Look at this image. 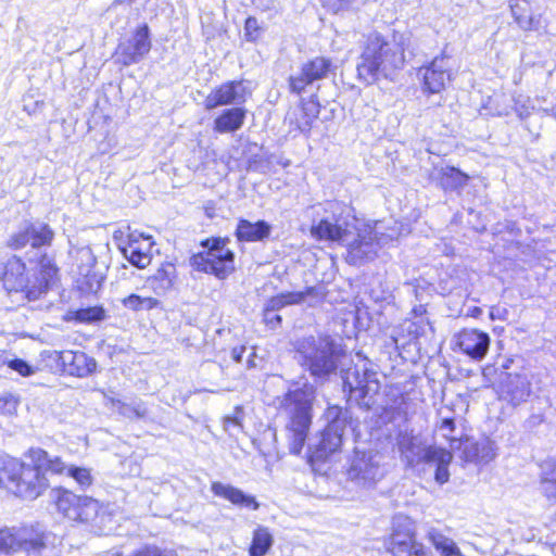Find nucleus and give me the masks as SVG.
<instances>
[{
  "label": "nucleus",
  "mask_w": 556,
  "mask_h": 556,
  "mask_svg": "<svg viewBox=\"0 0 556 556\" xmlns=\"http://www.w3.org/2000/svg\"><path fill=\"white\" fill-rule=\"evenodd\" d=\"M257 10L262 12L277 13L279 5L277 0H252Z\"/></svg>",
  "instance_id": "8fccbe9b"
},
{
  "label": "nucleus",
  "mask_w": 556,
  "mask_h": 556,
  "mask_svg": "<svg viewBox=\"0 0 556 556\" xmlns=\"http://www.w3.org/2000/svg\"><path fill=\"white\" fill-rule=\"evenodd\" d=\"M66 464L41 448H30L25 460L5 457L0 460V484L25 500H35L48 488L45 472L63 475Z\"/></svg>",
  "instance_id": "f257e3e1"
},
{
  "label": "nucleus",
  "mask_w": 556,
  "mask_h": 556,
  "mask_svg": "<svg viewBox=\"0 0 556 556\" xmlns=\"http://www.w3.org/2000/svg\"><path fill=\"white\" fill-rule=\"evenodd\" d=\"M325 298L323 287H309L304 291L299 292H285L270 298L264 308L273 314L287 305L301 304L307 302L309 306L320 303Z\"/></svg>",
  "instance_id": "412c9836"
},
{
  "label": "nucleus",
  "mask_w": 556,
  "mask_h": 556,
  "mask_svg": "<svg viewBox=\"0 0 556 556\" xmlns=\"http://www.w3.org/2000/svg\"><path fill=\"white\" fill-rule=\"evenodd\" d=\"M5 365L23 377H28L36 372L35 367L30 366L28 363L20 358L8 357V362H5Z\"/></svg>",
  "instance_id": "c03bdc74"
},
{
  "label": "nucleus",
  "mask_w": 556,
  "mask_h": 556,
  "mask_svg": "<svg viewBox=\"0 0 556 556\" xmlns=\"http://www.w3.org/2000/svg\"><path fill=\"white\" fill-rule=\"evenodd\" d=\"M118 414L129 419H141L148 416V408L142 401H134L131 403H124L121 400L112 401Z\"/></svg>",
  "instance_id": "e433bc0d"
},
{
  "label": "nucleus",
  "mask_w": 556,
  "mask_h": 556,
  "mask_svg": "<svg viewBox=\"0 0 556 556\" xmlns=\"http://www.w3.org/2000/svg\"><path fill=\"white\" fill-rule=\"evenodd\" d=\"M324 8L332 13L344 11L350 5V0H320Z\"/></svg>",
  "instance_id": "de8ad7c7"
},
{
  "label": "nucleus",
  "mask_w": 556,
  "mask_h": 556,
  "mask_svg": "<svg viewBox=\"0 0 556 556\" xmlns=\"http://www.w3.org/2000/svg\"><path fill=\"white\" fill-rule=\"evenodd\" d=\"M49 535L39 527L0 530V553L16 556H60L48 543Z\"/></svg>",
  "instance_id": "423d86ee"
},
{
  "label": "nucleus",
  "mask_w": 556,
  "mask_h": 556,
  "mask_svg": "<svg viewBox=\"0 0 556 556\" xmlns=\"http://www.w3.org/2000/svg\"><path fill=\"white\" fill-rule=\"evenodd\" d=\"M75 319L80 323H93L104 318V309L99 306L80 308L74 312Z\"/></svg>",
  "instance_id": "79ce46f5"
},
{
  "label": "nucleus",
  "mask_w": 556,
  "mask_h": 556,
  "mask_svg": "<svg viewBox=\"0 0 556 556\" xmlns=\"http://www.w3.org/2000/svg\"><path fill=\"white\" fill-rule=\"evenodd\" d=\"M38 264L41 271V278H35L34 281H43L46 292L48 289V283L50 279H52L56 275L58 268L54 265L52 258L49 257L47 254H42L40 256Z\"/></svg>",
  "instance_id": "ea45409f"
},
{
  "label": "nucleus",
  "mask_w": 556,
  "mask_h": 556,
  "mask_svg": "<svg viewBox=\"0 0 556 556\" xmlns=\"http://www.w3.org/2000/svg\"><path fill=\"white\" fill-rule=\"evenodd\" d=\"M540 475L556 479V457H549L540 465Z\"/></svg>",
  "instance_id": "09e8293b"
},
{
  "label": "nucleus",
  "mask_w": 556,
  "mask_h": 556,
  "mask_svg": "<svg viewBox=\"0 0 556 556\" xmlns=\"http://www.w3.org/2000/svg\"><path fill=\"white\" fill-rule=\"evenodd\" d=\"M264 321L271 328H275L281 323V316L276 314V312L269 314V311L264 308Z\"/></svg>",
  "instance_id": "864d4df0"
},
{
  "label": "nucleus",
  "mask_w": 556,
  "mask_h": 556,
  "mask_svg": "<svg viewBox=\"0 0 556 556\" xmlns=\"http://www.w3.org/2000/svg\"><path fill=\"white\" fill-rule=\"evenodd\" d=\"M150 50L149 27L143 25L136 30L130 40L118 45L115 55L118 63L129 66L140 62Z\"/></svg>",
  "instance_id": "a211bd4d"
},
{
  "label": "nucleus",
  "mask_w": 556,
  "mask_h": 556,
  "mask_svg": "<svg viewBox=\"0 0 556 556\" xmlns=\"http://www.w3.org/2000/svg\"><path fill=\"white\" fill-rule=\"evenodd\" d=\"M460 445L466 462L486 464L496 455L494 443L486 439L479 442L466 440Z\"/></svg>",
  "instance_id": "c85d7f7f"
},
{
  "label": "nucleus",
  "mask_w": 556,
  "mask_h": 556,
  "mask_svg": "<svg viewBox=\"0 0 556 556\" xmlns=\"http://www.w3.org/2000/svg\"><path fill=\"white\" fill-rule=\"evenodd\" d=\"M273 543L274 539L269 530L258 526L253 532L252 543L249 549L250 556H265Z\"/></svg>",
  "instance_id": "f704fd0d"
},
{
  "label": "nucleus",
  "mask_w": 556,
  "mask_h": 556,
  "mask_svg": "<svg viewBox=\"0 0 556 556\" xmlns=\"http://www.w3.org/2000/svg\"><path fill=\"white\" fill-rule=\"evenodd\" d=\"M53 237L54 232L47 224H29L10 237L8 247L14 250H22L30 244L33 249H40L41 247L50 245Z\"/></svg>",
  "instance_id": "dca6fc26"
},
{
  "label": "nucleus",
  "mask_w": 556,
  "mask_h": 556,
  "mask_svg": "<svg viewBox=\"0 0 556 556\" xmlns=\"http://www.w3.org/2000/svg\"><path fill=\"white\" fill-rule=\"evenodd\" d=\"M453 459V455L451 452L439 447V450L433 455V458H431L430 464H435L437 469L434 472V480L439 484H444L450 479V471H448V465L451 464Z\"/></svg>",
  "instance_id": "c9c22d12"
},
{
  "label": "nucleus",
  "mask_w": 556,
  "mask_h": 556,
  "mask_svg": "<svg viewBox=\"0 0 556 556\" xmlns=\"http://www.w3.org/2000/svg\"><path fill=\"white\" fill-rule=\"evenodd\" d=\"M500 397L513 405L526 402L531 394V382L527 374L502 371L498 382Z\"/></svg>",
  "instance_id": "f3484780"
},
{
  "label": "nucleus",
  "mask_w": 556,
  "mask_h": 556,
  "mask_svg": "<svg viewBox=\"0 0 556 556\" xmlns=\"http://www.w3.org/2000/svg\"><path fill=\"white\" fill-rule=\"evenodd\" d=\"M233 253L226 248L222 239H214L212 245L204 252L193 255L190 265L193 269L226 278L233 269Z\"/></svg>",
  "instance_id": "f8f14e48"
},
{
  "label": "nucleus",
  "mask_w": 556,
  "mask_h": 556,
  "mask_svg": "<svg viewBox=\"0 0 556 556\" xmlns=\"http://www.w3.org/2000/svg\"><path fill=\"white\" fill-rule=\"evenodd\" d=\"M332 63L324 56H316L302 64L300 70L289 77V88L294 93H302L306 87L326 78Z\"/></svg>",
  "instance_id": "2eb2a0df"
},
{
  "label": "nucleus",
  "mask_w": 556,
  "mask_h": 556,
  "mask_svg": "<svg viewBox=\"0 0 556 556\" xmlns=\"http://www.w3.org/2000/svg\"><path fill=\"white\" fill-rule=\"evenodd\" d=\"M271 227L264 220L251 223L247 219H240L236 229V236L239 241L255 242L262 241L270 235Z\"/></svg>",
  "instance_id": "c756f323"
},
{
  "label": "nucleus",
  "mask_w": 556,
  "mask_h": 556,
  "mask_svg": "<svg viewBox=\"0 0 556 556\" xmlns=\"http://www.w3.org/2000/svg\"><path fill=\"white\" fill-rule=\"evenodd\" d=\"M439 180L444 190L453 191L464 188L469 180V176L458 168L445 166L440 169Z\"/></svg>",
  "instance_id": "473e14b6"
},
{
  "label": "nucleus",
  "mask_w": 556,
  "mask_h": 556,
  "mask_svg": "<svg viewBox=\"0 0 556 556\" xmlns=\"http://www.w3.org/2000/svg\"><path fill=\"white\" fill-rule=\"evenodd\" d=\"M540 491L549 502L556 503V479L540 475Z\"/></svg>",
  "instance_id": "a18cd8bd"
},
{
  "label": "nucleus",
  "mask_w": 556,
  "mask_h": 556,
  "mask_svg": "<svg viewBox=\"0 0 556 556\" xmlns=\"http://www.w3.org/2000/svg\"><path fill=\"white\" fill-rule=\"evenodd\" d=\"M153 242L151 237L131 232L128 236V244L123 248L125 257L136 267L146 268L151 263L150 250Z\"/></svg>",
  "instance_id": "393cba45"
},
{
  "label": "nucleus",
  "mask_w": 556,
  "mask_h": 556,
  "mask_svg": "<svg viewBox=\"0 0 556 556\" xmlns=\"http://www.w3.org/2000/svg\"><path fill=\"white\" fill-rule=\"evenodd\" d=\"M55 353L58 362L61 363L63 370L68 375L86 377L96 369L94 358L88 356L85 352L66 350Z\"/></svg>",
  "instance_id": "5701e85b"
},
{
  "label": "nucleus",
  "mask_w": 556,
  "mask_h": 556,
  "mask_svg": "<svg viewBox=\"0 0 556 556\" xmlns=\"http://www.w3.org/2000/svg\"><path fill=\"white\" fill-rule=\"evenodd\" d=\"M353 219L351 222L342 218H336L334 222L321 219L316 226L312 227V236L319 240L344 242L353 235Z\"/></svg>",
  "instance_id": "b1692460"
},
{
  "label": "nucleus",
  "mask_w": 556,
  "mask_h": 556,
  "mask_svg": "<svg viewBox=\"0 0 556 556\" xmlns=\"http://www.w3.org/2000/svg\"><path fill=\"white\" fill-rule=\"evenodd\" d=\"M351 481L361 486H371L383 477L381 455L377 452H359L355 454L348 469Z\"/></svg>",
  "instance_id": "4468645a"
},
{
  "label": "nucleus",
  "mask_w": 556,
  "mask_h": 556,
  "mask_svg": "<svg viewBox=\"0 0 556 556\" xmlns=\"http://www.w3.org/2000/svg\"><path fill=\"white\" fill-rule=\"evenodd\" d=\"M427 539L441 554V556H464L460 549L457 547L456 543L451 538H447L434 528H431L427 532Z\"/></svg>",
  "instance_id": "72a5a7b5"
},
{
  "label": "nucleus",
  "mask_w": 556,
  "mask_h": 556,
  "mask_svg": "<svg viewBox=\"0 0 556 556\" xmlns=\"http://www.w3.org/2000/svg\"><path fill=\"white\" fill-rule=\"evenodd\" d=\"M230 426L241 428L240 418L238 416H227V417H225L224 418V428H225V430L228 431Z\"/></svg>",
  "instance_id": "5fc2aeb1"
},
{
  "label": "nucleus",
  "mask_w": 556,
  "mask_h": 556,
  "mask_svg": "<svg viewBox=\"0 0 556 556\" xmlns=\"http://www.w3.org/2000/svg\"><path fill=\"white\" fill-rule=\"evenodd\" d=\"M211 491L214 495L223 497L236 506L248 507L256 510L260 504L254 496L243 493L240 489L222 482H213Z\"/></svg>",
  "instance_id": "cd10ccee"
},
{
  "label": "nucleus",
  "mask_w": 556,
  "mask_h": 556,
  "mask_svg": "<svg viewBox=\"0 0 556 556\" xmlns=\"http://www.w3.org/2000/svg\"><path fill=\"white\" fill-rule=\"evenodd\" d=\"M248 97V90L242 81L232 80L220 85L212 90L204 100L206 110H213L217 106L242 104Z\"/></svg>",
  "instance_id": "aec40b11"
},
{
  "label": "nucleus",
  "mask_w": 556,
  "mask_h": 556,
  "mask_svg": "<svg viewBox=\"0 0 556 556\" xmlns=\"http://www.w3.org/2000/svg\"><path fill=\"white\" fill-rule=\"evenodd\" d=\"M313 400V388H298L279 399L280 410L288 419L286 432L289 451L292 454H300L307 439L312 424Z\"/></svg>",
  "instance_id": "20e7f679"
},
{
  "label": "nucleus",
  "mask_w": 556,
  "mask_h": 556,
  "mask_svg": "<svg viewBox=\"0 0 556 556\" xmlns=\"http://www.w3.org/2000/svg\"><path fill=\"white\" fill-rule=\"evenodd\" d=\"M18 400L9 393L0 395V413L3 415H13L16 413Z\"/></svg>",
  "instance_id": "49530a36"
},
{
  "label": "nucleus",
  "mask_w": 556,
  "mask_h": 556,
  "mask_svg": "<svg viewBox=\"0 0 556 556\" xmlns=\"http://www.w3.org/2000/svg\"><path fill=\"white\" fill-rule=\"evenodd\" d=\"M264 31V27L260 24L256 17L249 16L244 24V36L248 41L257 40Z\"/></svg>",
  "instance_id": "37998d69"
},
{
  "label": "nucleus",
  "mask_w": 556,
  "mask_h": 556,
  "mask_svg": "<svg viewBox=\"0 0 556 556\" xmlns=\"http://www.w3.org/2000/svg\"><path fill=\"white\" fill-rule=\"evenodd\" d=\"M389 549L393 556H430L425 545L416 540L415 523L406 516L394 519Z\"/></svg>",
  "instance_id": "ddd939ff"
},
{
  "label": "nucleus",
  "mask_w": 556,
  "mask_h": 556,
  "mask_svg": "<svg viewBox=\"0 0 556 556\" xmlns=\"http://www.w3.org/2000/svg\"><path fill=\"white\" fill-rule=\"evenodd\" d=\"M136 556H174L172 553L163 552L157 547H146L138 552Z\"/></svg>",
  "instance_id": "603ef678"
},
{
  "label": "nucleus",
  "mask_w": 556,
  "mask_h": 556,
  "mask_svg": "<svg viewBox=\"0 0 556 556\" xmlns=\"http://www.w3.org/2000/svg\"><path fill=\"white\" fill-rule=\"evenodd\" d=\"M325 418L327 426L311 446L312 457L317 460H324L340 450L351 416L349 410L334 405L327 408Z\"/></svg>",
  "instance_id": "0eeeda50"
},
{
  "label": "nucleus",
  "mask_w": 556,
  "mask_h": 556,
  "mask_svg": "<svg viewBox=\"0 0 556 556\" xmlns=\"http://www.w3.org/2000/svg\"><path fill=\"white\" fill-rule=\"evenodd\" d=\"M50 496L64 518L84 523L91 532L99 535L111 529L112 516L99 501L90 496L77 495L63 488L52 489Z\"/></svg>",
  "instance_id": "7ed1b4c3"
},
{
  "label": "nucleus",
  "mask_w": 556,
  "mask_h": 556,
  "mask_svg": "<svg viewBox=\"0 0 556 556\" xmlns=\"http://www.w3.org/2000/svg\"><path fill=\"white\" fill-rule=\"evenodd\" d=\"M319 111L315 108L314 104L309 106H303L301 109L302 118L298 122L296 128L303 132L308 134L312 128V124L314 119L317 118Z\"/></svg>",
  "instance_id": "a19ab883"
},
{
  "label": "nucleus",
  "mask_w": 556,
  "mask_h": 556,
  "mask_svg": "<svg viewBox=\"0 0 556 556\" xmlns=\"http://www.w3.org/2000/svg\"><path fill=\"white\" fill-rule=\"evenodd\" d=\"M342 380L344 390L349 391L350 400L356 402L357 405L369 409L375 401V396L380 389V382L377 372L367 367L366 362L356 364L353 367L342 371Z\"/></svg>",
  "instance_id": "1a4fd4ad"
},
{
  "label": "nucleus",
  "mask_w": 556,
  "mask_h": 556,
  "mask_svg": "<svg viewBox=\"0 0 556 556\" xmlns=\"http://www.w3.org/2000/svg\"><path fill=\"white\" fill-rule=\"evenodd\" d=\"M293 346L298 363L312 377L327 379L336 372L342 351L330 336L305 337L296 340Z\"/></svg>",
  "instance_id": "39448f33"
},
{
  "label": "nucleus",
  "mask_w": 556,
  "mask_h": 556,
  "mask_svg": "<svg viewBox=\"0 0 556 556\" xmlns=\"http://www.w3.org/2000/svg\"><path fill=\"white\" fill-rule=\"evenodd\" d=\"M459 349L473 359H482L490 346L488 333L477 329H464L457 336Z\"/></svg>",
  "instance_id": "a878e982"
},
{
  "label": "nucleus",
  "mask_w": 556,
  "mask_h": 556,
  "mask_svg": "<svg viewBox=\"0 0 556 556\" xmlns=\"http://www.w3.org/2000/svg\"><path fill=\"white\" fill-rule=\"evenodd\" d=\"M245 113V110L242 108L225 110L214 121V129L220 134L237 131L244 123Z\"/></svg>",
  "instance_id": "7c9ffc66"
},
{
  "label": "nucleus",
  "mask_w": 556,
  "mask_h": 556,
  "mask_svg": "<svg viewBox=\"0 0 556 556\" xmlns=\"http://www.w3.org/2000/svg\"><path fill=\"white\" fill-rule=\"evenodd\" d=\"M5 362H8V356L0 354V368L5 365Z\"/></svg>",
  "instance_id": "13d9d810"
},
{
  "label": "nucleus",
  "mask_w": 556,
  "mask_h": 556,
  "mask_svg": "<svg viewBox=\"0 0 556 556\" xmlns=\"http://www.w3.org/2000/svg\"><path fill=\"white\" fill-rule=\"evenodd\" d=\"M408 45L409 37L404 34L393 35L391 39L376 33L370 34L357 64L358 78L366 84H372L379 75L389 77L402 68Z\"/></svg>",
  "instance_id": "f03ea898"
},
{
  "label": "nucleus",
  "mask_w": 556,
  "mask_h": 556,
  "mask_svg": "<svg viewBox=\"0 0 556 556\" xmlns=\"http://www.w3.org/2000/svg\"><path fill=\"white\" fill-rule=\"evenodd\" d=\"M245 351V348L244 346H240V348H233L232 351H231V356L232 358L237 362V363H240L241 359H242V354L244 353Z\"/></svg>",
  "instance_id": "4d7b16f0"
},
{
  "label": "nucleus",
  "mask_w": 556,
  "mask_h": 556,
  "mask_svg": "<svg viewBox=\"0 0 556 556\" xmlns=\"http://www.w3.org/2000/svg\"><path fill=\"white\" fill-rule=\"evenodd\" d=\"M71 271L79 288L96 292L103 281V274L97 269V258L88 245L72 247L70 250Z\"/></svg>",
  "instance_id": "9b49d317"
},
{
  "label": "nucleus",
  "mask_w": 556,
  "mask_h": 556,
  "mask_svg": "<svg viewBox=\"0 0 556 556\" xmlns=\"http://www.w3.org/2000/svg\"><path fill=\"white\" fill-rule=\"evenodd\" d=\"M63 473H66L68 477L73 478L83 489L89 488L93 482L90 469L86 467L66 466V469Z\"/></svg>",
  "instance_id": "58836bf2"
},
{
  "label": "nucleus",
  "mask_w": 556,
  "mask_h": 556,
  "mask_svg": "<svg viewBox=\"0 0 556 556\" xmlns=\"http://www.w3.org/2000/svg\"><path fill=\"white\" fill-rule=\"evenodd\" d=\"M400 452L402 458L410 467H415L420 463L430 464L431 458L439 450L438 446L426 445L419 438L416 437H403L400 440Z\"/></svg>",
  "instance_id": "4be33fe9"
},
{
  "label": "nucleus",
  "mask_w": 556,
  "mask_h": 556,
  "mask_svg": "<svg viewBox=\"0 0 556 556\" xmlns=\"http://www.w3.org/2000/svg\"><path fill=\"white\" fill-rule=\"evenodd\" d=\"M357 220L353 217V235L344 242L348 247L346 261L352 265H362L372 261L379 249L392 239L391 236L380 233L376 227L363 225L358 227Z\"/></svg>",
  "instance_id": "6e6552de"
},
{
  "label": "nucleus",
  "mask_w": 556,
  "mask_h": 556,
  "mask_svg": "<svg viewBox=\"0 0 556 556\" xmlns=\"http://www.w3.org/2000/svg\"><path fill=\"white\" fill-rule=\"evenodd\" d=\"M450 58L445 54L437 56L432 62L419 70L422 76V89L429 93H439L445 89L446 84L451 80Z\"/></svg>",
  "instance_id": "6ab92c4d"
},
{
  "label": "nucleus",
  "mask_w": 556,
  "mask_h": 556,
  "mask_svg": "<svg viewBox=\"0 0 556 556\" xmlns=\"http://www.w3.org/2000/svg\"><path fill=\"white\" fill-rule=\"evenodd\" d=\"M508 309L504 306H492L490 309V318L495 320H506L508 318Z\"/></svg>",
  "instance_id": "3c124183"
},
{
  "label": "nucleus",
  "mask_w": 556,
  "mask_h": 556,
  "mask_svg": "<svg viewBox=\"0 0 556 556\" xmlns=\"http://www.w3.org/2000/svg\"><path fill=\"white\" fill-rule=\"evenodd\" d=\"M125 307L132 311L152 309L157 306L159 301L150 296H140L137 294H130L123 300Z\"/></svg>",
  "instance_id": "4c0bfd02"
},
{
  "label": "nucleus",
  "mask_w": 556,
  "mask_h": 556,
  "mask_svg": "<svg viewBox=\"0 0 556 556\" xmlns=\"http://www.w3.org/2000/svg\"><path fill=\"white\" fill-rule=\"evenodd\" d=\"M0 280L5 290L22 292L29 301L37 300L45 293V282L31 280L25 263L15 255L0 264Z\"/></svg>",
  "instance_id": "9d476101"
},
{
  "label": "nucleus",
  "mask_w": 556,
  "mask_h": 556,
  "mask_svg": "<svg viewBox=\"0 0 556 556\" xmlns=\"http://www.w3.org/2000/svg\"><path fill=\"white\" fill-rule=\"evenodd\" d=\"M176 278V267L172 263H163L152 277L149 285L156 294H164L172 289Z\"/></svg>",
  "instance_id": "2f4dec72"
},
{
  "label": "nucleus",
  "mask_w": 556,
  "mask_h": 556,
  "mask_svg": "<svg viewBox=\"0 0 556 556\" xmlns=\"http://www.w3.org/2000/svg\"><path fill=\"white\" fill-rule=\"evenodd\" d=\"M440 428H441L442 431L447 430L448 432H453V430H454V419H452V418H444L442 420V424H441Z\"/></svg>",
  "instance_id": "6e6d98bb"
},
{
  "label": "nucleus",
  "mask_w": 556,
  "mask_h": 556,
  "mask_svg": "<svg viewBox=\"0 0 556 556\" xmlns=\"http://www.w3.org/2000/svg\"><path fill=\"white\" fill-rule=\"evenodd\" d=\"M513 17L519 27L525 31H539L545 28L542 25V15H533L531 5L527 0H514L510 4Z\"/></svg>",
  "instance_id": "bb28decb"
},
{
  "label": "nucleus",
  "mask_w": 556,
  "mask_h": 556,
  "mask_svg": "<svg viewBox=\"0 0 556 556\" xmlns=\"http://www.w3.org/2000/svg\"><path fill=\"white\" fill-rule=\"evenodd\" d=\"M424 307L422 306H419L418 308L415 309L416 313H419L421 314L424 312Z\"/></svg>",
  "instance_id": "bf43d9fd"
}]
</instances>
